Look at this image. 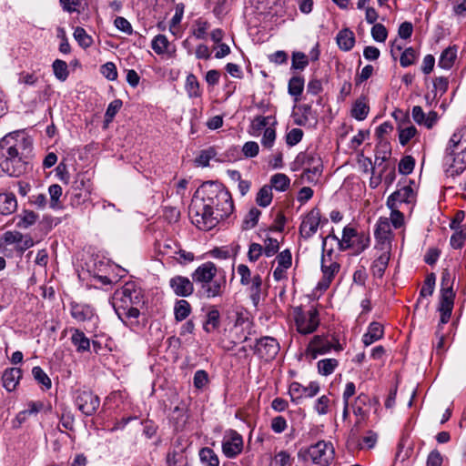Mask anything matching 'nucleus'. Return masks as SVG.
<instances>
[{"label": "nucleus", "mask_w": 466, "mask_h": 466, "mask_svg": "<svg viewBox=\"0 0 466 466\" xmlns=\"http://www.w3.org/2000/svg\"><path fill=\"white\" fill-rule=\"evenodd\" d=\"M279 241L276 238H268L264 241L263 251L267 257H271L279 251Z\"/></svg>", "instance_id": "nucleus-59"}, {"label": "nucleus", "mask_w": 466, "mask_h": 466, "mask_svg": "<svg viewBox=\"0 0 466 466\" xmlns=\"http://www.w3.org/2000/svg\"><path fill=\"white\" fill-rule=\"evenodd\" d=\"M380 252L379 256L373 261L371 265V273L373 277L381 279L384 275V272L389 265V261L390 258V251L391 249H376Z\"/></svg>", "instance_id": "nucleus-21"}, {"label": "nucleus", "mask_w": 466, "mask_h": 466, "mask_svg": "<svg viewBox=\"0 0 466 466\" xmlns=\"http://www.w3.org/2000/svg\"><path fill=\"white\" fill-rule=\"evenodd\" d=\"M303 137V131L300 128H292L286 136V142L293 147L299 143Z\"/></svg>", "instance_id": "nucleus-64"}, {"label": "nucleus", "mask_w": 466, "mask_h": 466, "mask_svg": "<svg viewBox=\"0 0 466 466\" xmlns=\"http://www.w3.org/2000/svg\"><path fill=\"white\" fill-rule=\"evenodd\" d=\"M243 450V438L236 431H229L223 438L222 451L229 459L236 458Z\"/></svg>", "instance_id": "nucleus-15"}, {"label": "nucleus", "mask_w": 466, "mask_h": 466, "mask_svg": "<svg viewBox=\"0 0 466 466\" xmlns=\"http://www.w3.org/2000/svg\"><path fill=\"white\" fill-rule=\"evenodd\" d=\"M167 466H183L187 463V456L184 451L172 450L169 451L166 458Z\"/></svg>", "instance_id": "nucleus-36"}, {"label": "nucleus", "mask_w": 466, "mask_h": 466, "mask_svg": "<svg viewBox=\"0 0 466 466\" xmlns=\"http://www.w3.org/2000/svg\"><path fill=\"white\" fill-rule=\"evenodd\" d=\"M414 166V159L411 157L407 156L403 157L399 163V171L403 175H409L412 172Z\"/></svg>", "instance_id": "nucleus-63"}, {"label": "nucleus", "mask_w": 466, "mask_h": 466, "mask_svg": "<svg viewBox=\"0 0 466 466\" xmlns=\"http://www.w3.org/2000/svg\"><path fill=\"white\" fill-rule=\"evenodd\" d=\"M22 378V370L19 368H8L2 375L3 387L9 392L14 391Z\"/></svg>", "instance_id": "nucleus-22"}, {"label": "nucleus", "mask_w": 466, "mask_h": 466, "mask_svg": "<svg viewBox=\"0 0 466 466\" xmlns=\"http://www.w3.org/2000/svg\"><path fill=\"white\" fill-rule=\"evenodd\" d=\"M193 282L200 289L207 299L219 297L226 289V276L218 277L216 265L208 261L199 265L191 275Z\"/></svg>", "instance_id": "nucleus-4"}, {"label": "nucleus", "mask_w": 466, "mask_h": 466, "mask_svg": "<svg viewBox=\"0 0 466 466\" xmlns=\"http://www.w3.org/2000/svg\"><path fill=\"white\" fill-rule=\"evenodd\" d=\"M185 89L190 98H197L201 96L199 82L198 81L197 76L193 74H189L187 76Z\"/></svg>", "instance_id": "nucleus-34"}, {"label": "nucleus", "mask_w": 466, "mask_h": 466, "mask_svg": "<svg viewBox=\"0 0 466 466\" xmlns=\"http://www.w3.org/2000/svg\"><path fill=\"white\" fill-rule=\"evenodd\" d=\"M414 202V190L410 186H404L390 195L386 204L389 208H402L406 206L410 209Z\"/></svg>", "instance_id": "nucleus-13"}, {"label": "nucleus", "mask_w": 466, "mask_h": 466, "mask_svg": "<svg viewBox=\"0 0 466 466\" xmlns=\"http://www.w3.org/2000/svg\"><path fill=\"white\" fill-rule=\"evenodd\" d=\"M339 265L337 262L329 261L327 264V259L322 257L321 270L323 273V279L320 282L321 287L328 288L334 279L335 275L339 272Z\"/></svg>", "instance_id": "nucleus-25"}, {"label": "nucleus", "mask_w": 466, "mask_h": 466, "mask_svg": "<svg viewBox=\"0 0 466 466\" xmlns=\"http://www.w3.org/2000/svg\"><path fill=\"white\" fill-rule=\"evenodd\" d=\"M75 402L78 410L86 416L93 415L99 407L100 400L90 390H77Z\"/></svg>", "instance_id": "nucleus-14"}, {"label": "nucleus", "mask_w": 466, "mask_h": 466, "mask_svg": "<svg viewBox=\"0 0 466 466\" xmlns=\"http://www.w3.org/2000/svg\"><path fill=\"white\" fill-rule=\"evenodd\" d=\"M337 43L341 50H351L355 44V37L353 32L350 31V29H343L339 31V33L337 35Z\"/></svg>", "instance_id": "nucleus-31"}, {"label": "nucleus", "mask_w": 466, "mask_h": 466, "mask_svg": "<svg viewBox=\"0 0 466 466\" xmlns=\"http://www.w3.org/2000/svg\"><path fill=\"white\" fill-rule=\"evenodd\" d=\"M71 342L75 346L77 352H85L90 350V339L83 331L78 329H71Z\"/></svg>", "instance_id": "nucleus-26"}, {"label": "nucleus", "mask_w": 466, "mask_h": 466, "mask_svg": "<svg viewBox=\"0 0 466 466\" xmlns=\"http://www.w3.org/2000/svg\"><path fill=\"white\" fill-rule=\"evenodd\" d=\"M332 349L336 351H340L342 350V346L334 338L330 340L327 336L316 335L309 341L306 350V355L311 359H317L319 355L327 354Z\"/></svg>", "instance_id": "nucleus-10"}, {"label": "nucleus", "mask_w": 466, "mask_h": 466, "mask_svg": "<svg viewBox=\"0 0 466 466\" xmlns=\"http://www.w3.org/2000/svg\"><path fill=\"white\" fill-rule=\"evenodd\" d=\"M304 452V459H309L315 465L329 466L335 458V450L331 442L319 441L310 445L304 451H300L299 455Z\"/></svg>", "instance_id": "nucleus-8"}, {"label": "nucleus", "mask_w": 466, "mask_h": 466, "mask_svg": "<svg viewBox=\"0 0 466 466\" xmlns=\"http://www.w3.org/2000/svg\"><path fill=\"white\" fill-rule=\"evenodd\" d=\"M276 139V130L273 127H267L262 136L261 144L265 147H272Z\"/></svg>", "instance_id": "nucleus-58"}, {"label": "nucleus", "mask_w": 466, "mask_h": 466, "mask_svg": "<svg viewBox=\"0 0 466 466\" xmlns=\"http://www.w3.org/2000/svg\"><path fill=\"white\" fill-rule=\"evenodd\" d=\"M272 198L271 187L265 185L258 192L256 202L259 207L266 208L270 205Z\"/></svg>", "instance_id": "nucleus-41"}, {"label": "nucleus", "mask_w": 466, "mask_h": 466, "mask_svg": "<svg viewBox=\"0 0 466 466\" xmlns=\"http://www.w3.org/2000/svg\"><path fill=\"white\" fill-rule=\"evenodd\" d=\"M391 210L390 219V225L395 228H400L404 224L403 213L400 210V208H390Z\"/></svg>", "instance_id": "nucleus-62"}, {"label": "nucleus", "mask_w": 466, "mask_h": 466, "mask_svg": "<svg viewBox=\"0 0 466 466\" xmlns=\"http://www.w3.org/2000/svg\"><path fill=\"white\" fill-rule=\"evenodd\" d=\"M290 184L289 177L283 174L278 173L271 177L270 178V186L271 188L274 187L278 191H286Z\"/></svg>", "instance_id": "nucleus-38"}, {"label": "nucleus", "mask_w": 466, "mask_h": 466, "mask_svg": "<svg viewBox=\"0 0 466 466\" xmlns=\"http://www.w3.org/2000/svg\"><path fill=\"white\" fill-rule=\"evenodd\" d=\"M113 308L121 321L130 329L138 327L140 308L144 306V294L140 287L129 281L117 289L111 299Z\"/></svg>", "instance_id": "nucleus-3"}, {"label": "nucleus", "mask_w": 466, "mask_h": 466, "mask_svg": "<svg viewBox=\"0 0 466 466\" xmlns=\"http://www.w3.org/2000/svg\"><path fill=\"white\" fill-rule=\"evenodd\" d=\"M198 193L201 197H194L189 206V217L199 229L210 230L233 213L231 194L220 184L207 182Z\"/></svg>", "instance_id": "nucleus-1"}, {"label": "nucleus", "mask_w": 466, "mask_h": 466, "mask_svg": "<svg viewBox=\"0 0 466 466\" xmlns=\"http://www.w3.org/2000/svg\"><path fill=\"white\" fill-rule=\"evenodd\" d=\"M70 305L71 316L78 322L89 321L96 317L94 309L87 304L72 302Z\"/></svg>", "instance_id": "nucleus-20"}, {"label": "nucleus", "mask_w": 466, "mask_h": 466, "mask_svg": "<svg viewBox=\"0 0 466 466\" xmlns=\"http://www.w3.org/2000/svg\"><path fill=\"white\" fill-rule=\"evenodd\" d=\"M248 286V293L250 299L255 307H257L261 298L262 279L258 274L252 276L251 282Z\"/></svg>", "instance_id": "nucleus-29"}, {"label": "nucleus", "mask_w": 466, "mask_h": 466, "mask_svg": "<svg viewBox=\"0 0 466 466\" xmlns=\"http://www.w3.org/2000/svg\"><path fill=\"white\" fill-rule=\"evenodd\" d=\"M331 400L328 395H322L316 402L314 409L319 415H325L329 412Z\"/></svg>", "instance_id": "nucleus-52"}, {"label": "nucleus", "mask_w": 466, "mask_h": 466, "mask_svg": "<svg viewBox=\"0 0 466 466\" xmlns=\"http://www.w3.org/2000/svg\"><path fill=\"white\" fill-rule=\"evenodd\" d=\"M384 335V328L382 324L377 321L371 322L367 331L362 336L363 344L368 347L372 343L380 340Z\"/></svg>", "instance_id": "nucleus-23"}, {"label": "nucleus", "mask_w": 466, "mask_h": 466, "mask_svg": "<svg viewBox=\"0 0 466 466\" xmlns=\"http://www.w3.org/2000/svg\"><path fill=\"white\" fill-rule=\"evenodd\" d=\"M435 280L436 277L433 273H431L426 277L424 284L420 291V298L418 299V302H420L421 299L432 295L435 287Z\"/></svg>", "instance_id": "nucleus-46"}, {"label": "nucleus", "mask_w": 466, "mask_h": 466, "mask_svg": "<svg viewBox=\"0 0 466 466\" xmlns=\"http://www.w3.org/2000/svg\"><path fill=\"white\" fill-rule=\"evenodd\" d=\"M270 120H271V117L270 116H256L252 122H251V129H252V135L253 136H258L261 131L264 132V130L270 127Z\"/></svg>", "instance_id": "nucleus-42"}, {"label": "nucleus", "mask_w": 466, "mask_h": 466, "mask_svg": "<svg viewBox=\"0 0 466 466\" xmlns=\"http://www.w3.org/2000/svg\"><path fill=\"white\" fill-rule=\"evenodd\" d=\"M33 140L23 130L8 133L0 139V168L11 177H19L26 170Z\"/></svg>", "instance_id": "nucleus-2"}, {"label": "nucleus", "mask_w": 466, "mask_h": 466, "mask_svg": "<svg viewBox=\"0 0 466 466\" xmlns=\"http://www.w3.org/2000/svg\"><path fill=\"white\" fill-rule=\"evenodd\" d=\"M304 84L305 81L302 76H295L291 77L288 85L289 94L298 100V97L300 96L303 92Z\"/></svg>", "instance_id": "nucleus-35"}, {"label": "nucleus", "mask_w": 466, "mask_h": 466, "mask_svg": "<svg viewBox=\"0 0 466 466\" xmlns=\"http://www.w3.org/2000/svg\"><path fill=\"white\" fill-rule=\"evenodd\" d=\"M457 58V48L456 46H449L445 48L439 58L438 66L445 70H449L452 67Z\"/></svg>", "instance_id": "nucleus-28"}, {"label": "nucleus", "mask_w": 466, "mask_h": 466, "mask_svg": "<svg viewBox=\"0 0 466 466\" xmlns=\"http://www.w3.org/2000/svg\"><path fill=\"white\" fill-rule=\"evenodd\" d=\"M171 259L180 265H187L194 261L195 255L190 251L183 249L181 245L179 244Z\"/></svg>", "instance_id": "nucleus-44"}, {"label": "nucleus", "mask_w": 466, "mask_h": 466, "mask_svg": "<svg viewBox=\"0 0 466 466\" xmlns=\"http://www.w3.org/2000/svg\"><path fill=\"white\" fill-rule=\"evenodd\" d=\"M294 320L297 330L300 334H309L314 332L319 327V312L314 308L309 310H302L300 308H296L294 309Z\"/></svg>", "instance_id": "nucleus-9"}, {"label": "nucleus", "mask_w": 466, "mask_h": 466, "mask_svg": "<svg viewBox=\"0 0 466 466\" xmlns=\"http://www.w3.org/2000/svg\"><path fill=\"white\" fill-rule=\"evenodd\" d=\"M261 215V212L257 208H251L246 217L243 219L242 228L244 230H248L256 227L258 222V218Z\"/></svg>", "instance_id": "nucleus-43"}, {"label": "nucleus", "mask_w": 466, "mask_h": 466, "mask_svg": "<svg viewBox=\"0 0 466 466\" xmlns=\"http://www.w3.org/2000/svg\"><path fill=\"white\" fill-rule=\"evenodd\" d=\"M309 65L307 56L302 52H294L292 54L291 69L303 70Z\"/></svg>", "instance_id": "nucleus-50"}, {"label": "nucleus", "mask_w": 466, "mask_h": 466, "mask_svg": "<svg viewBox=\"0 0 466 466\" xmlns=\"http://www.w3.org/2000/svg\"><path fill=\"white\" fill-rule=\"evenodd\" d=\"M417 133V129L413 126H410L400 130L399 139L400 143L406 145Z\"/></svg>", "instance_id": "nucleus-61"}, {"label": "nucleus", "mask_w": 466, "mask_h": 466, "mask_svg": "<svg viewBox=\"0 0 466 466\" xmlns=\"http://www.w3.org/2000/svg\"><path fill=\"white\" fill-rule=\"evenodd\" d=\"M74 37L82 47H89L92 45V38L83 27L77 26L74 31Z\"/></svg>", "instance_id": "nucleus-49"}, {"label": "nucleus", "mask_w": 466, "mask_h": 466, "mask_svg": "<svg viewBox=\"0 0 466 466\" xmlns=\"http://www.w3.org/2000/svg\"><path fill=\"white\" fill-rule=\"evenodd\" d=\"M449 81L447 77L438 76L433 79L434 96H441L448 90Z\"/></svg>", "instance_id": "nucleus-54"}, {"label": "nucleus", "mask_w": 466, "mask_h": 466, "mask_svg": "<svg viewBox=\"0 0 466 466\" xmlns=\"http://www.w3.org/2000/svg\"><path fill=\"white\" fill-rule=\"evenodd\" d=\"M17 208L16 198L13 193L0 194V214L10 215Z\"/></svg>", "instance_id": "nucleus-27"}, {"label": "nucleus", "mask_w": 466, "mask_h": 466, "mask_svg": "<svg viewBox=\"0 0 466 466\" xmlns=\"http://www.w3.org/2000/svg\"><path fill=\"white\" fill-rule=\"evenodd\" d=\"M417 57L416 51L412 47L406 48L400 56V63L403 67L412 65Z\"/></svg>", "instance_id": "nucleus-55"}, {"label": "nucleus", "mask_w": 466, "mask_h": 466, "mask_svg": "<svg viewBox=\"0 0 466 466\" xmlns=\"http://www.w3.org/2000/svg\"><path fill=\"white\" fill-rule=\"evenodd\" d=\"M195 388L203 389L208 383V375L206 370H198L195 372L193 378Z\"/></svg>", "instance_id": "nucleus-60"}, {"label": "nucleus", "mask_w": 466, "mask_h": 466, "mask_svg": "<svg viewBox=\"0 0 466 466\" xmlns=\"http://www.w3.org/2000/svg\"><path fill=\"white\" fill-rule=\"evenodd\" d=\"M62 187L58 184H53L48 187V193L50 195V208L57 209L61 208L60 198L62 196Z\"/></svg>", "instance_id": "nucleus-47"}, {"label": "nucleus", "mask_w": 466, "mask_h": 466, "mask_svg": "<svg viewBox=\"0 0 466 466\" xmlns=\"http://www.w3.org/2000/svg\"><path fill=\"white\" fill-rule=\"evenodd\" d=\"M179 246V243L172 240V239H167L163 245L160 247V252L162 255L167 257V258H172V257L175 254L176 249Z\"/></svg>", "instance_id": "nucleus-56"}, {"label": "nucleus", "mask_w": 466, "mask_h": 466, "mask_svg": "<svg viewBox=\"0 0 466 466\" xmlns=\"http://www.w3.org/2000/svg\"><path fill=\"white\" fill-rule=\"evenodd\" d=\"M38 215L31 210H24L17 216L16 227L19 228H28L33 226L38 219Z\"/></svg>", "instance_id": "nucleus-32"}, {"label": "nucleus", "mask_w": 466, "mask_h": 466, "mask_svg": "<svg viewBox=\"0 0 466 466\" xmlns=\"http://www.w3.org/2000/svg\"><path fill=\"white\" fill-rule=\"evenodd\" d=\"M256 350L262 359L271 360L279 353V345L276 339L265 337L258 340Z\"/></svg>", "instance_id": "nucleus-18"}, {"label": "nucleus", "mask_w": 466, "mask_h": 466, "mask_svg": "<svg viewBox=\"0 0 466 466\" xmlns=\"http://www.w3.org/2000/svg\"><path fill=\"white\" fill-rule=\"evenodd\" d=\"M169 286L178 297H188L194 292V282L184 276H175L170 279Z\"/></svg>", "instance_id": "nucleus-19"}, {"label": "nucleus", "mask_w": 466, "mask_h": 466, "mask_svg": "<svg viewBox=\"0 0 466 466\" xmlns=\"http://www.w3.org/2000/svg\"><path fill=\"white\" fill-rule=\"evenodd\" d=\"M151 47L157 55L167 54L172 56L176 51L165 35H156L152 40Z\"/></svg>", "instance_id": "nucleus-24"}, {"label": "nucleus", "mask_w": 466, "mask_h": 466, "mask_svg": "<svg viewBox=\"0 0 466 466\" xmlns=\"http://www.w3.org/2000/svg\"><path fill=\"white\" fill-rule=\"evenodd\" d=\"M32 374L34 379L41 385L45 387V389L49 390L51 388V380L44 371V370L38 366L34 367L32 370Z\"/></svg>", "instance_id": "nucleus-48"}, {"label": "nucleus", "mask_w": 466, "mask_h": 466, "mask_svg": "<svg viewBox=\"0 0 466 466\" xmlns=\"http://www.w3.org/2000/svg\"><path fill=\"white\" fill-rule=\"evenodd\" d=\"M91 194V184L84 177H78L71 188V203L73 206H80L86 202Z\"/></svg>", "instance_id": "nucleus-16"}, {"label": "nucleus", "mask_w": 466, "mask_h": 466, "mask_svg": "<svg viewBox=\"0 0 466 466\" xmlns=\"http://www.w3.org/2000/svg\"><path fill=\"white\" fill-rule=\"evenodd\" d=\"M295 164L303 168L301 175L302 182L317 184L322 175L323 165L320 157L313 152L299 153Z\"/></svg>", "instance_id": "nucleus-6"}, {"label": "nucleus", "mask_w": 466, "mask_h": 466, "mask_svg": "<svg viewBox=\"0 0 466 466\" xmlns=\"http://www.w3.org/2000/svg\"><path fill=\"white\" fill-rule=\"evenodd\" d=\"M191 307L190 304L185 300H177L174 307V314L177 321H182L186 319L190 314Z\"/></svg>", "instance_id": "nucleus-37"}, {"label": "nucleus", "mask_w": 466, "mask_h": 466, "mask_svg": "<svg viewBox=\"0 0 466 466\" xmlns=\"http://www.w3.org/2000/svg\"><path fill=\"white\" fill-rule=\"evenodd\" d=\"M332 238L338 241L340 250L352 248L355 255L363 252L370 242L368 233L364 231L358 232L356 228L350 226H346L343 228L341 239H339L336 236H332Z\"/></svg>", "instance_id": "nucleus-7"}, {"label": "nucleus", "mask_w": 466, "mask_h": 466, "mask_svg": "<svg viewBox=\"0 0 466 466\" xmlns=\"http://www.w3.org/2000/svg\"><path fill=\"white\" fill-rule=\"evenodd\" d=\"M324 223H328V219L321 218V214L319 208H312L303 218L299 227V234L304 238H309L317 232L319 225Z\"/></svg>", "instance_id": "nucleus-12"}, {"label": "nucleus", "mask_w": 466, "mask_h": 466, "mask_svg": "<svg viewBox=\"0 0 466 466\" xmlns=\"http://www.w3.org/2000/svg\"><path fill=\"white\" fill-rule=\"evenodd\" d=\"M376 246L375 249H391L393 234L391 225L388 218H380L375 228Z\"/></svg>", "instance_id": "nucleus-11"}, {"label": "nucleus", "mask_w": 466, "mask_h": 466, "mask_svg": "<svg viewBox=\"0 0 466 466\" xmlns=\"http://www.w3.org/2000/svg\"><path fill=\"white\" fill-rule=\"evenodd\" d=\"M339 365L336 359H324L318 362V370L323 376H329L334 372Z\"/></svg>", "instance_id": "nucleus-45"}, {"label": "nucleus", "mask_w": 466, "mask_h": 466, "mask_svg": "<svg viewBox=\"0 0 466 466\" xmlns=\"http://www.w3.org/2000/svg\"><path fill=\"white\" fill-rule=\"evenodd\" d=\"M454 296L453 291L441 292L439 310H452Z\"/></svg>", "instance_id": "nucleus-51"}, {"label": "nucleus", "mask_w": 466, "mask_h": 466, "mask_svg": "<svg viewBox=\"0 0 466 466\" xmlns=\"http://www.w3.org/2000/svg\"><path fill=\"white\" fill-rule=\"evenodd\" d=\"M449 176H457L466 169V127L458 128L451 136L443 159Z\"/></svg>", "instance_id": "nucleus-5"}, {"label": "nucleus", "mask_w": 466, "mask_h": 466, "mask_svg": "<svg viewBox=\"0 0 466 466\" xmlns=\"http://www.w3.org/2000/svg\"><path fill=\"white\" fill-rule=\"evenodd\" d=\"M198 455L204 466H219V459L212 449L208 447L202 448Z\"/></svg>", "instance_id": "nucleus-33"}, {"label": "nucleus", "mask_w": 466, "mask_h": 466, "mask_svg": "<svg viewBox=\"0 0 466 466\" xmlns=\"http://www.w3.org/2000/svg\"><path fill=\"white\" fill-rule=\"evenodd\" d=\"M319 391V385L316 381H311L309 386H303L294 381L289 385V393L291 400L298 403L303 398H312Z\"/></svg>", "instance_id": "nucleus-17"}, {"label": "nucleus", "mask_w": 466, "mask_h": 466, "mask_svg": "<svg viewBox=\"0 0 466 466\" xmlns=\"http://www.w3.org/2000/svg\"><path fill=\"white\" fill-rule=\"evenodd\" d=\"M270 428L275 433L280 434L288 428L287 420L283 416H276L271 420Z\"/></svg>", "instance_id": "nucleus-57"}, {"label": "nucleus", "mask_w": 466, "mask_h": 466, "mask_svg": "<svg viewBox=\"0 0 466 466\" xmlns=\"http://www.w3.org/2000/svg\"><path fill=\"white\" fill-rule=\"evenodd\" d=\"M370 112V106L366 97H360L355 101L351 108V116L358 121L364 120Z\"/></svg>", "instance_id": "nucleus-30"}, {"label": "nucleus", "mask_w": 466, "mask_h": 466, "mask_svg": "<svg viewBox=\"0 0 466 466\" xmlns=\"http://www.w3.org/2000/svg\"><path fill=\"white\" fill-rule=\"evenodd\" d=\"M53 72L56 79L64 82L69 76V70L66 62L61 59H56L52 65Z\"/></svg>", "instance_id": "nucleus-39"}, {"label": "nucleus", "mask_w": 466, "mask_h": 466, "mask_svg": "<svg viewBox=\"0 0 466 466\" xmlns=\"http://www.w3.org/2000/svg\"><path fill=\"white\" fill-rule=\"evenodd\" d=\"M220 314L216 308H212L207 314V320L204 324V329L207 332H212L219 326Z\"/></svg>", "instance_id": "nucleus-40"}, {"label": "nucleus", "mask_w": 466, "mask_h": 466, "mask_svg": "<svg viewBox=\"0 0 466 466\" xmlns=\"http://www.w3.org/2000/svg\"><path fill=\"white\" fill-rule=\"evenodd\" d=\"M370 33L372 38L377 42L383 43L388 37V31L386 27L380 23L373 25Z\"/></svg>", "instance_id": "nucleus-53"}]
</instances>
